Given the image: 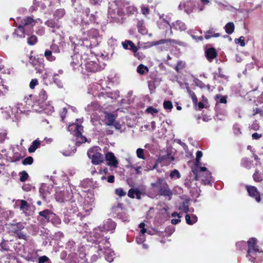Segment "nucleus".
I'll return each mask as SVG.
<instances>
[{"label":"nucleus","instance_id":"1","mask_svg":"<svg viewBox=\"0 0 263 263\" xmlns=\"http://www.w3.org/2000/svg\"><path fill=\"white\" fill-rule=\"evenodd\" d=\"M39 22L42 23L40 18L34 20L30 16L26 17L21 21L14 33L20 37H25V34L29 35L32 33L33 27Z\"/></svg>","mask_w":263,"mask_h":263},{"label":"nucleus","instance_id":"2","mask_svg":"<svg viewBox=\"0 0 263 263\" xmlns=\"http://www.w3.org/2000/svg\"><path fill=\"white\" fill-rule=\"evenodd\" d=\"M101 41L102 37L99 34V31L92 28L87 31L86 36L84 37L83 39L80 40L77 45L86 48H92L98 45Z\"/></svg>","mask_w":263,"mask_h":263},{"label":"nucleus","instance_id":"3","mask_svg":"<svg viewBox=\"0 0 263 263\" xmlns=\"http://www.w3.org/2000/svg\"><path fill=\"white\" fill-rule=\"evenodd\" d=\"M257 240L251 238L248 241V249L247 257L249 261L253 263H258L261 260L263 251H260L256 245Z\"/></svg>","mask_w":263,"mask_h":263},{"label":"nucleus","instance_id":"4","mask_svg":"<svg viewBox=\"0 0 263 263\" xmlns=\"http://www.w3.org/2000/svg\"><path fill=\"white\" fill-rule=\"evenodd\" d=\"M99 229H95L93 232V236H91L90 241L95 243V247L97 249V252L99 256H101L104 253L105 245L103 243H100V241L103 242L104 240H107L106 237L104 234L100 233Z\"/></svg>","mask_w":263,"mask_h":263},{"label":"nucleus","instance_id":"5","mask_svg":"<svg viewBox=\"0 0 263 263\" xmlns=\"http://www.w3.org/2000/svg\"><path fill=\"white\" fill-rule=\"evenodd\" d=\"M115 3L117 7V14L119 16H122L125 13L123 10L124 8L127 13L134 14L136 11V8L134 6L130 5L129 2L125 0H117Z\"/></svg>","mask_w":263,"mask_h":263},{"label":"nucleus","instance_id":"6","mask_svg":"<svg viewBox=\"0 0 263 263\" xmlns=\"http://www.w3.org/2000/svg\"><path fill=\"white\" fill-rule=\"evenodd\" d=\"M151 185L158 189L159 194L163 196L168 197V200H171L173 195L172 192L168 187V184L162 178H158L156 182L152 183Z\"/></svg>","mask_w":263,"mask_h":263},{"label":"nucleus","instance_id":"7","mask_svg":"<svg viewBox=\"0 0 263 263\" xmlns=\"http://www.w3.org/2000/svg\"><path fill=\"white\" fill-rule=\"evenodd\" d=\"M196 163L195 166L193 169L192 171L194 175H196V178L198 179L201 176V173H204L206 178L210 177V172L207 170L205 167L200 166V160L202 156V153L201 151H198L196 154Z\"/></svg>","mask_w":263,"mask_h":263},{"label":"nucleus","instance_id":"8","mask_svg":"<svg viewBox=\"0 0 263 263\" xmlns=\"http://www.w3.org/2000/svg\"><path fill=\"white\" fill-rule=\"evenodd\" d=\"M98 147L89 149L87 152L89 158L91 159V162L94 164H99L102 162L103 157L99 151Z\"/></svg>","mask_w":263,"mask_h":263},{"label":"nucleus","instance_id":"9","mask_svg":"<svg viewBox=\"0 0 263 263\" xmlns=\"http://www.w3.org/2000/svg\"><path fill=\"white\" fill-rule=\"evenodd\" d=\"M196 6V3L194 1L191 0L182 1L180 2L178 6V9L180 10H183L187 14H191L193 12Z\"/></svg>","mask_w":263,"mask_h":263},{"label":"nucleus","instance_id":"10","mask_svg":"<svg viewBox=\"0 0 263 263\" xmlns=\"http://www.w3.org/2000/svg\"><path fill=\"white\" fill-rule=\"evenodd\" d=\"M56 199L59 202H63L71 199L73 194L71 191L63 190L56 193Z\"/></svg>","mask_w":263,"mask_h":263},{"label":"nucleus","instance_id":"11","mask_svg":"<svg viewBox=\"0 0 263 263\" xmlns=\"http://www.w3.org/2000/svg\"><path fill=\"white\" fill-rule=\"evenodd\" d=\"M116 227V224L114 221L110 219H108L104 221L103 225L100 226L97 229H99V231L102 234L103 231H108L110 232L111 233H113Z\"/></svg>","mask_w":263,"mask_h":263},{"label":"nucleus","instance_id":"12","mask_svg":"<svg viewBox=\"0 0 263 263\" xmlns=\"http://www.w3.org/2000/svg\"><path fill=\"white\" fill-rule=\"evenodd\" d=\"M100 243H103L105 245L104 253L103 255H105L106 260L109 262H112L114 260L115 253L110 248V244L108 240H105L103 242L100 241Z\"/></svg>","mask_w":263,"mask_h":263},{"label":"nucleus","instance_id":"13","mask_svg":"<svg viewBox=\"0 0 263 263\" xmlns=\"http://www.w3.org/2000/svg\"><path fill=\"white\" fill-rule=\"evenodd\" d=\"M34 108L39 112H44L47 115H50L54 111L53 107L49 104V102L42 103Z\"/></svg>","mask_w":263,"mask_h":263},{"label":"nucleus","instance_id":"14","mask_svg":"<svg viewBox=\"0 0 263 263\" xmlns=\"http://www.w3.org/2000/svg\"><path fill=\"white\" fill-rule=\"evenodd\" d=\"M126 44H129L130 45L131 50L134 53V56L138 59H142L144 57L142 53H140L137 52L138 50V48L135 45L134 43L130 40H125L124 42L122 43V46L124 48H127V46H126Z\"/></svg>","mask_w":263,"mask_h":263},{"label":"nucleus","instance_id":"15","mask_svg":"<svg viewBox=\"0 0 263 263\" xmlns=\"http://www.w3.org/2000/svg\"><path fill=\"white\" fill-rule=\"evenodd\" d=\"M52 212L49 210H45L39 212L37 220L43 223L49 222Z\"/></svg>","mask_w":263,"mask_h":263},{"label":"nucleus","instance_id":"16","mask_svg":"<svg viewBox=\"0 0 263 263\" xmlns=\"http://www.w3.org/2000/svg\"><path fill=\"white\" fill-rule=\"evenodd\" d=\"M246 189L250 196L254 198L257 202L260 201V193L256 187L247 185Z\"/></svg>","mask_w":263,"mask_h":263},{"label":"nucleus","instance_id":"17","mask_svg":"<svg viewBox=\"0 0 263 263\" xmlns=\"http://www.w3.org/2000/svg\"><path fill=\"white\" fill-rule=\"evenodd\" d=\"M68 130L71 134L76 136L80 135V133L83 130V127L77 123H72L68 126Z\"/></svg>","mask_w":263,"mask_h":263},{"label":"nucleus","instance_id":"18","mask_svg":"<svg viewBox=\"0 0 263 263\" xmlns=\"http://www.w3.org/2000/svg\"><path fill=\"white\" fill-rule=\"evenodd\" d=\"M52 190V187L45 183H42L39 189V192L41 196L44 198L51 194Z\"/></svg>","mask_w":263,"mask_h":263},{"label":"nucleus","instance_id":"19","mask_svg":"<svg viewBox=\"0 0 263 263\" xmlns=\"http://www.w3.org/2000/svg\"><path fill=\"white\" fill-rule=\"evenodd\" d=\"M106 160L108 161V164L111 166L116 167L118 162L115 157L114 153L108 152L105 155Z\"/></svg>","mask_w":263,"mask_h":263},{"label":"nucleus","instance_id":"20","mask_svg":"<svg viewBox=\"0 0 263 263\" xmlns=\"http://www.w3.org/2000/svg\"><path fill=\"white\" fill-rule=\"evenodd\" d=\"M158 26L161 29L169 28L170 29V33L172 34V26L168 22L165 20L162 16L160 17L159 20L158 21Z\"/></svg>","mask_w":263,"mask_h":263},{"label":"nucleus","instance_id":"21","mask_svg":"<svg viewBox=\"0 0 263 263\" xmlns=\"http://www.w3.org/2000/svg\"><path fill=\"white\" fill-rule=\"evenodd\" d=\"M39 97L37 101L33 105L34 107H36L37 105H40V104L46 102L47 99V95L46 91L42 89L39 94Z\"/></svg>","mask_w":263,"mask_h":263},{"label":"nucleus","instance_id":"22","mask_svg":"<svg viewBox=\"0 0 263 263\" xmlns=\"http://www.w3.org/2000/svg\"><path fill=\"white\" fill-rule=\"evenodd\" d=\"M82 64L81 56L79 54H74L71 56V65L76 68L77 66H80Z\"/></svg>","mask_w":263,"mask_h":263},{"label":"nucleus","instance_id":"23","mask_svg":"<svg viewBox=\"0 0 263 263\" xmlns=\"http://www.w3.org/2000/svg\"><path fill=\"white\" fill-rule=\"evenodd\" d=\"M99 108V105L97 103L91 102L87 105L85 109L89 114H91L93 112L98 110Z\"/></svg>","mask_w":263,"mask_h":263},{"label":"nucleus","instance_id":"24","mask_svg":"<svg viewBox=\"0 0 263 263\" xmlns=\"http://www.w3.org/2000/svg\"><path fill=\"white\" fill-rule=\"evenodd\" d=\"M167 43L179 44V43L178 41L174 40L162 39V40H160L157 41L151 42V45L152 46H156V45H160V44H167Z\"/></svg>","mask_w":263,"mask_h":263},{"label":"nucleus","instance_id":"25","mask_svg":"<svg viewBox=\"0 0 263 263\" xmlns=\"http://www.w3.org/2000/svg\"><path fill=\"white\" fill-rule=\"evenodd\" d=\"M173 26L175 29L179 30L180 31H185L187 29L185 24L180 20L173 23Z\"/></svg>","mask_w":263,"mask_h":263},{"label":"nucleus","instance_id":"26","mask_svg":"<svg viewBox=\"0 0 263 263\" xmlns=\"http://www.w3.org/2000/svg\"><path fill=\"white\" fill-rule=\"evenodd\" d=\"M220 35V33H215V29L214 28H211L205 32L204 38L206 40H209L211 37H219Z\"/></svg>","mask_w":263,"mask_h":263},{"label":"nucleus","instance_id":"27","mask_svg":"<svg viewBox=\"0 0 263 263\" xmlns=\"http://www.w3.org/2000/svg\"><path fill=\"white\" fill-rule=\"evenodd\" d=\"M205 55L207 59L211 62L216 57L217 53L214 48H210L206 50Z\"/></svg>","mask_w":263,"mask_h":263},{"label":"nucleus","instance_id":"28","mask_svg":"<svg viewBox=\"0 0 263 263\" xmlns=\"http://www.w3.org/2000/svg\"><path fill=\"white\" fill-rule=\"evenodd\" d=\"M25 222H17L16 224H11V231L14 233L21 231L25 227Z\"/></svg>","mask_w":263,"mask_h":263},{"label":"nucleus","instance_id":"29","mask_svg":"<svg viewBox=\"0 0 263 263\" xmlns=\"http://www.w3.org/2000/svg\"><path fill=\"white\" fill-rule=\"evenodd\" d=\"M45 24L49 27L52 28V32H55V30L60 28V25L53 20H49L45 22Z\"/></svg>","mask_w":263,"mask_h":263},{"label":"nucleus","instance_id":"30","mask_svg":"<svg viewBox=\"0 0 263 263\" xmlns=\"http://www.w3.org/2000/svg\"><path fill=\"white\" fill-rule=\"evenodd\" d=\"M185 220L186 223L189 225H192L197 221V217L195 215H185Z\"/></svg>","mask_w":263,"mask_h":263},{"label":"nucleus","instance_id":"31","mask_svg":"<svg viewBox=\"0 0 263 263\" xmlns=\"http://www.w3.org/2000/svg\"><path fill=\"white\" fill-rule=\"evenodd\" d=\"M137 26L139 33L142 34H145L147 33V30L144 25V21L143 20L138 21Z\"/></svg>","mask_w":263,"mask_h":263},{"label":"nucleus","instance_id":"32","mask_svg":"<svg viewBox=\"0 0 263 263\" xmlns=\"http://www.w3.org/2000/svg\"><path fill=\"white\" fill-rule=\"evenodd\" d=\"M115 120V116L111 114H107L105 115L104 121L108 125H112Z\"/></svg>","mask_w":263,"mask_h":263},{"label":"nucleus","instance_id":"33","mask_svg":"<svg viewBox=\"0 0 263 263\" xmlns=\"http://www.w3.org/2000/svg\"><path fill=\"white\" fill-rule=\"evenodd\" d=\"M234 29L235 26L233 22H229L224 26L225 31L228 34H232L234 32Z\"/></svg>","mask_w":263,"mask_h":263},{"label":"nucleus","instance_id":"34","mask_svg":"<svg viewBox=\"0 0 263 263\" xmlns=\"http://www.w3.org/2000/svg\"><path fill=\"white\" fill-rule=\"evenodd\" d=\"M41 144L40 141L37 139L35 140L28 148L29 153H33L40 146Z\"/></svg>","mask_w":263,"mask_h":263},{"label":"nucleus","instance_id":"35","mask_svg":"<svg viewBox=\"0 0 263 263\" xmlns=\"http://www.w3.org/2000/svg\"><path fill=\"white\" fill-rule=\"evenodd\" d=\"M49 221L56 226L60 225L61 223V219L53 213L51 215Z\"/></svg>","mask_w":263,"mask_h":263},{"label":"nucleus","instance_id":"36","mask_svg":"<svg viewBox=\"0 0 263 263\" xmlns=\"http://www.w3.org/2000/svg\"><path fill=\"white\" fill-rule=\"evenodd\" d=\"M55 54H53V52L49 50L45 51L44 55L47 60L50 62L54 61L56 59Z\"/></svg>","mask_w":263,"mask_h":263},{"label":"nucleus","instance_id":"37","mask_svg":"<svg viewBox=\"0 0 263 263\" xmlns=\"http://www.w3.org/2000/svg\"><path fill=\"white\" fill-rule=\"evenodd\" d=\"M65 14V11L64 9H59L57 10L53 14L55 18L57 20L62 18Z\"/></svg>","mask_w":263,"mask_h":263},{"label":"nucleus","instance_id":"38","mask_svg":"<svg viewBox=\"0 0 263 263\" xmlns=\"http://www.w3.org/2000/svg\"><path fill=\"white\" fill-rule=\"evenodd\" d=\"M211 178V173L210 172V177L208 178L205 177V175L204 173H201V176L199 177L198 179L196 178V175H195V178L196 180H201L205 184H209L210 182V178Z\"/></svg>","mask_w":263,"mask_h":263},{"label":"nucleus","instance_id":"39","mask_svg":"<svg viewBox=\"0 0 263 263\" xmlns=\"http://www.w3.org/2000/svg\"><path fill=\"white\" fill-rule=\"evenodd\" d=\"M76 139V144L80 145L81 144L85 143L87 141V139L85 137H84L82 135V132L80 133V135H77L75 136Z\"/></svg>","mask_w":263,"mask_h":263},{"label":"nucleus","instance_id":"40","mask_svg":"<svg viewBox=\"0 0 263 263\" xmlns=\"http://www.w3.org/2000/svg\"><path fill=\"white\" fill-rule=\"evenodd\" d=\"M186 88L187 90V92L189 96L192 99L193 102L194 103H196L197 102L198 99L194 92H193L189 88V85L187 83L185 84Z\"/></svg>","mask_w":263,"mask_h":263},{"label":"nucleus","instance_id":"41","mask_svg":"<svg viewBox=\"0 0 263 263\" xmlns=\"http://www.w3.org/2000/svg\"><path fill=\"white\" fill-rule=\"evenodd\" d=\"M20 201L21 202L20 210L22 211L23 213H26L29 208L28 203L26 201L24 200H21Z\"/></svg>","mask_w":263,"mask_h":263},{"label":"nucleus","instance_id":"42","mask_svg":"<svg viewBox=\"0 0 263 263\" xmlns=\"http://www.w3.org/2000/svg\"><path fill=\"white\" fill-rule=\"evenodd\" d=\"M137 71L140 74H144L146 72H147L148 71V69L146 66H144V65L140 64L138 66L137 68Z\"/></svg>","mask_w":263,"mask_h":263},{"label":"nucleus","instance_id":"43","mask_svg":"<svg viewBox=\"0 0 263 263\" xmlns=\"http://www.w3.org/2000/svg\"><path fill=\"white\" fill-rule=\"evenodd\" d=\"M22 104L18 103L14 107L12 108V112L13 114L16 115L22 113L23 110L22 109Z\"/></svg>","mask_w":263,"mask_h":263},{"label":"nucleus","instance_id":"44","mask_svg":"<svg viewBox=\"0 0 263 263\" xmlns=\"http://www.w3.org/2000/svg\"><path fill=\"white\" fill-rule=\"evenodd\" d=\"M112 211L115 213L118 214L121 213L122 211V204L118 203L112 207Z\"/></svg>","mask_w":263,"mask_h":263},{"label":"nucleus","instance_id":"45","mask_svg":"<svg viewBox=\"0 0 263 263\" xmlns=\"http://www.w3.org/2000/svg\"><path fill=\"white\" fill-rule=\"evenodd\" d=\"M76 151V148L74 147L72 149H71L70 151L68 150H62L61 151V153L64 156H70L72 155H73Z\"/></svg>","mask_w":263,"mask_h":263},{"label":"nucleus","instance_id":"46","mask_svg":"<svg viewBox=\"0 0 263 263\" xmlns=\"http://www.w3.org/2000/svg\"><path fill=\"white\" fill-rule=\"evenodd\" d=\"M215 100L216 101V102L218 103L226 104L227 103V98L226 97L224 96L216 95L215 96Z\"/></svg>","mask_w":263,"mask_h":263},{"label":"nucleus","instance_id":"47","mask_svg":"<svg viewBox=\"0 0 263 263\" xmlns=\"http://www.w3.org/2000/svg\"><path fill=\"white\" fill-rule=\"evenodd\" d=\"M58 76V74L54 73L53 75V81L54 83L59 87H63V83L62 81L57 78V76Z\"/></svg>","mask_w":263,"mask_h":263},{"label":"nucleus","instance_id":"48","mask_svg":"<svg viewBox=\"0 0 263 263\" xmlns=\"http://www.w3.org/2000/svg\"><path fill=\"white\" fill-rule=\"evenodd\" d=\"M253 179L256 182H260L262 180V177L261 176V174H259V172L257 170H256L255 173L253 175Z\"/></svg>","mask_w":263,"mask_h":263},{"label":"nucleus","instance_id":"49","mask_svg":"<svg viewBox=\"0 0 263 263\" xmlns=\"http://www.w3.org/2000/svg\"><path fill=\"white\" fill-rule=\"evenodd\" d=\"M179 209L185 213L189 211V204L187 202H183L179 206Z\"/></svg>","mask_w":263,"mask_h":263},{"label":"nucleus","instance_id":"50","mask_svg":"<svg viewBox=\"0 0 263 263\" xmlns=\"http://www.w3.org/2000/svg\"><path fill=\"white\" fill-rule=\"evenodd\" d=\"M70 206H68L67 208L68 210L72 211L71 212H70L69 213H75L78 211V207L77 206V204L75 203L74 201H70Z\"/></svg>","mask_w":263,"mask_h":263},{"label":"nucleus","instance_id":"51","mask_svg":"<svg viewBox=\"0 0 263 263\" xmlns=\"http://www.w3.org/2000/svg\"><path fill=\"white\" fill-rule=\"evenodd\" d=\"M49 50L53 52V54H58L60 52L59 47L55 44H53L51 45Z\"/></svg>","mask_w":263,"mask_h":263},{"label":"nucleus","instance_id":"52","mask_svg":"<svg viewBox=\"0 0 263 263\" xmlns=\"http://www.w3.org/2000/svg\"><path fill=\"white\" fill-rule=\"evenodd\" d=\"M20 181L25 182L29 177V175L26 171H23L20 173Z\"/></svg>","mask_w":263,"mask_h":263},{"label":"nucleus","instance_id":"53","mask_svg":"<svg viewBox=\"0 0 263 263\" xmlns=\"http://www.w3.org/2000/svg\"><path fill=\"white\" fill-rule=\"evenodd\" d=\"M37 42V37L35 35H31L28 38L27 43L30 45H34Z\"/></svg>","mask_w":263,"mask_h":263},{"label":"nucleus","instance_id":"54","mask_svg":"<svg viewBox=\"0 0 263 263\" xmlns=\"http://www.w3.org/2000/svg\"><path fill=\"white\" fill-rule=\"evenodd\" d=\"M163 107L165 109L171 110L173 108L172 102L170 101H164L163 102Z\"/></svg>","mask_w":263,"mask_h":263},{"label":"nucleus","instance_id":"55","mask_svg":"<svg viewBox=\"0 0 263 263\" xmlns=\"http://www.w3.org/2000/svg\"><path fill=\"white\" fill-rule=\"evenodd\" d=\"M180 174L179 171L177 170H174L170 173V177L171 178H177L179 179L180 178Z\"/></svg>","mask_w":263,"mask_h":263},{"label":"nucleus","instance_id":"56","mask_svg":"<svg viewBox=\"0 0 263 263\" xmlns=\"http://www.w3.org/2000/svg\"><path fill=\"white\" fill-rule=\"evenodd\" d=\"M136 154L138 158L142 159H145L144 150L142 148H138L136 151Z\"/></svg>","mask_w":263,"mask_h":263},{"label":"nucleus","instance_id":"57","mask_svg":"<svg viewBox=\"0 0 263 263\" xmlns=\"http://www.w3.org/2000/svg\"><path fill=\"white\" fill-rule=\"evenodd\" d=\"M145 112L147 114H151L154 115L158 112V110L157 108L153 107L152 106H150L146 108Z\"/></svg>","mask_w":263,"mask_h":263},{"label":"nucleus","instance_id":"58","mask_svg":"<svg viewBox=\"0 0 263 263\" xmlns=\"http://www.w3.org/2000/svg\"><path fill=\"white\" fill-rule=\"evenodd\" d=\"M33 159L32 157H28L24 159L22 161V163L24 165H30L33 163Z\"/></svg>","mask_w":263,"mask_h":263},{"label":"nucleus","instance_id":"59","mask_svg":"<svg viewBox=\"0 0 263 263\" xmlns=\"http://www.w3.org/2000/svg\"><path fill=\"white\" fill-rule=\"evenodd\" d=\"M115 193L120 197L125 196L126 194V193L124 192L122 188H118L116 189Z\"/></svg>","mask_w":263,"mask_h":263},{"label":"nucleus","instance_id":"60","mask_svg":"<svg viewBox=\"0 0 263 263\" xmlns=\"http://www.w3.org/2000/svg\"><path fill=\"white\" fill-rule=\"evenodd\" d=\"M194 82L197 86L201 88H203L205 87V85L198 79H195Z\"/></svg>","mask_w":263,"mask_h":263},{"label":"nucleus","instance_id":"61","mask_svg":"<svg viewBox=\"0 0 263 263\" xmlns=\"http://www.w3.org/2000/svg\"><path fill=\"white\" fill-rule=\"evenodd\" d=\"M49 261V258L46 256H42L39 258L38 263H46Z\"/></svg>","mask_w":263,"mask_h":263},{"label":"nucleus","instance_id":"62","mask_svg":"<svg viewBox=\"0 0 263 263\" xmlns=\"http://www.w3.org/2000/svg\"><path fill=\"white\" fill-rule=\"evenodd\" d=\"M236 247L240 250L245 249L246 247V242L242 241L236 243Z\"/></svg>","mask_w":263,"mask_h":263},{"label":"nucleus","instance_id":"63","mask_svg":"<svg viewBox=\"0 0 263 263\" xmlns=\"http://www.w3.org/2000/svg\"><path fill=\"white\" fill-rule=\"evenodd\" d=\"M35 70L36 71V72L40 73H42L44 70L43 65L41 63L37 64V65L35 67Z\"/></svg>","mask_w":263,"mask_h":263},{"label":"nucleus","instance_id":"64","mask_svg":"<svg viewBox=\"0 0 263 263\" xmlns=\"http://www.w3.org/2000/svg\"><path fill=\"white\" fill-rule=\"evenodd\" d=\"M236 43H239L240 46L242 47H243L245 46V38L243 36H241L238 39L235 40Z\"/></svg>","mask_w":263,"mask_h":263}]
</instances>
